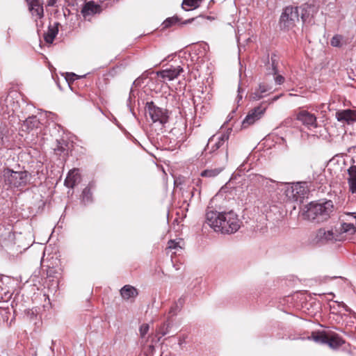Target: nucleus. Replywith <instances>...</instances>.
Returning <instances> with one entry per match:
<instances>
[{
    "label": "nucleus",
    "mask_w": 356,
    "mask_h": 356,
    "mask_svg": "<svg viewBox=\"0 0 356 356\" xmlns=\"http://www.w3.org/2000/svg\"><path fill=\"white\" fill-rule=\"evenodd\" d=\"M206 222L215 232L222 234H232L241 227V221L238 216L233 211L218 212L208 211L206 213Z\"/></svg>",
    "instance_id": "obj_1"
},
{
    "label": "nucleus",
    "mask_w": 356,
    "mask_h": 356,
    "mask_svg": "<svg viewBox=\"0 0 356 356\" xmlns=\"http://www.w3.org/2000/svg\"><path fill=\"white\" fill-rule=\"evenodd\" d=\"M334 205L332 200H324L322 202H312L307 206L306 217L317 222L328 220L334 212Z\"/></svg>",
    "instance_id": "obj_2"
},
{
    "label": "nucleus",
    "mask_w": 356,
    "mask_h": 356,
    "mask_svg": "<svg viewBox=\"0 0 356 356\" xmlns=\"http://www.w3.org/2000/svg\"><path fill=\"white\" fill-rule=\"evenodd\" d=\"M29 172L27 171H14L5 168L3 171V181L8 188H19L26 185Z\"/></svg>",
    "instance_id": "obj_3"
},
{
    "label": "nucleus",
    "mask_w": 356,
    "mask_h": 356,
    "mask_svg": "<svg viewBox=\"0 0 356 356\" xmlns=\"http://www.w3.org/2000/svg\"><path fill=\"white\" fill-rule=\"evenodd\" d=\"M299 22V13L298 7H286L280 19V26L283 30H290L296 26Z\"/></svg>",
    "instance_id": "obj_4"
},
{
    "label": "nucleus",
    "mask_w": 356,
    "mask_h": 356,
    "mask_svg": "<svg viewBox=\"0 0 356 356\" xmlns=\"http://www.w3.org/2000/svg\"><path fill=\"white\" fill-rule=\"evenodd\" d=\"M146 108L153 122H159L163 125L168 122L169 115L167 109L156 106L153 102H147Z\"/></svg>",
    "instance_id": "obj_5"
},
{
    "label": "nucleus",
    "mask_w": 356,
    "mask_h": 356,
    "mask_svg": "<svg viewBox=\"0 0 356 356\" xmlns=\"http://www.w3.org/2000/svg\"><path fill=\"white\" fill-rule=\"evenodd\" d=\"M296 119L308 129L318 127L316 116L307 110L300 109L296 112Z\"/></svg>",
    "instance_id": "obj_6"
},
{
    "label": "nucleus",
    "mask_w": 356,
    "mask_h": 356,
    "mask_svg": "<svg viewBox=\"0 0 356 356\" xmlns=\"http://www.w3.org/2000/svg\"><path fill=\"white\" fill-rule=\"evenodd\" d=\"M267 106L268 105L266 102H262L258 106L251 110L243 121V127H247L259 120L266 112Z\"/></svg>",
    "instance_id": "obj_7"
},
{
    "label": "nucleus",
    "mask_w": 356,
    "mask_h": 356,
    "mask_svg": "<svg viewBox=\"0 0 356 356\" xmlns=\"http://www.w3.org/2000/svg\"><path fill=\"white\" fill-rule=\"evenodd\" d=\"M28 9L35 20L44 17L43 1L42 0H26Z\"/></svg>",
    "instance_id": "obj_8"
},
{
    "label": "nucleus",
    "mask_w": 356,
    "mask_h": 356,
    "mask_svg": "<svg viewBox=\"0 0 356 356\" xmlns=\"http://www.w3.org/2000/svg\"><path fill=\"white\" fill-rule=\"evenodd\" d=\"M286 192L287 195H290L296 200H298L305 197L308 192V189L306 183H297L290 188H288Z\"/></svg>",
    "instance_id": "obj_9"
},
{
    "label": "nucleus",
    "mask_w": 356,
    "mask_h": 356,
    "mask_svg": "<svg viewBox=\"0 0 356 356\" xmlns=\"http://www.w3.org/2000/svg\"><path fill=\"white\" fill-rule=\"evenodd\" d=\"M316 243H332L337 241L336 235L332 231H326L325 229H319L317 230L315 236Z\"/></svg>",
    "instance_id": "obj_10"
},
{
    "label": "nucleus",
    "mask_w": 356,
    "mask_h": 356,
    "mask_svg": "<svg viewBox=\"0 0 356 356\" xmlns=\"http://www.w3.org/2000/svg\"><path fill=\"white\" fill-rule=\"evenodd\" d=\"M102 8L100 5L96 3L93 1L86 2L83 6L81 13L83 17L86 19L89 16L94 15L97 13H100Z\"/></svg>",
    "instance_id": "obj_11"
},
{
    "label": "nucleus",
    "mask_w": 356,
    "mask_h": 356,
    "mask_svg": "<svg viewBox=\"0 0 356 356\" xmlns=\"http://www.w3.org/2000/svg\"><path fill=\"white\" fill-rule=\"evenodd\" d=\"M182 72L183 68L181 67L180 66L171 67L168 69L157 72V75L163 79L172 81L177 78L179 76L180 73Z\"/></svg>",
    "instance_id": "obj_12"
},
{
    "label": "nucleus",
    "mask_w": 356,
    "mask_h": 356,
    "mask_svg": "<svg viewBox=\"0 0 356 356\" xmlns=\"http://www.w3.org/2000/svg\"><path fill=\"white\" fill-rule=\"evenodd\" d=\"M336 118L339 122H345L351 124L356 121V111L351 109H346L337 111Z\"/></svg>",
    "instance_id": "obj_13"
},
{
    "label": "nucleus",
    "mask_w": 356,
    "mask_h": 356,
    "mask_svg": "<svg viewBox=\"0 0 356 356\" xmlns=\"http://www.w3.org/2000/svg\"><path fill=\"white\" fill-rule=\"evenodd\" d=\"M81 177L79 173L78 168H74L67 174V176L65 180V185L68 187L73 188L76 184L81 182Z\"/></svg>",
    "instance_id": "obj_14"
},
{
    "label": "nucleus",
    "mask_w": 356,
    "mask_h": 356,
    "mask_svg": "<svg viewBox=\"0 0 356 356\" xmlns=\"http://www.w3.org/2000/svg\"><path fill=\"white\" fill-rule=\"evenodd\" d=\"M215 136L211 137L209 140V143L207 145L206 150H209V152H213L218 149H219L221 146H222L225 143L228 141L229 134H223L220 137L218 138L217 141L215 142L213 145L211 143L214 141Z\"/></svg>",
    "instance_id": "obj_15"
},
{
    "label": "nucleus",
    "mask_w": 356,
    "mask_h": 356,
    "mask_svg": "<svg viewBox=\"0 0 356 356\" xmlns=\"http://www.w3.org/2000/svg\"><path fill=\"white\" fill-rule=\"evenodd\" d=\"M348 175L349 191L353 194L356 193V165H353L348 169Z\"/></svg>",
    "instance_id": "obj_16"
},
{
    "label": "nucleus",
    "mask_w": 356,
    "mask_h": 356,
    "mask_svg": "<svg viewBox=\"0 0 356 356\" xmlns=\"http://www.w3.org/2000/svg\"><path fill=\"white\" fill-rule=\"evenodd\" d=\"M344 343L345 341L337 333H328L326 344H327L330 348L334 349L338 348L344 344Z\"/></svg>",
    "instance_id": "obj_17"
},
{
    "label": "nucleus",
    "mask_w": 356,
    "mask_h": 356,
    "mask_svg": "<svg viewBox=\"0 0 356 356\" xmlns=\"http://www.w3.org/2000/svg\"><path fill=\"white\" fill-rule=\"evenodd\" d=\"M59 23H56L54 26H49L46 33L44 35V41L47 43L52 44L56 36L58 33Z\"/></svg>",
    "instance_id": "obj_18"
},
{
    "label": "nucleus",
    "mask_w": 356,
    "mask_h": 356,
    "mask_svg": "<svg viewBox=\"0 0 356 356\" xmlns=\"http://www.w3.org/2000/svg\"><path fill=\"white\" fill-rule=\"evenodd\" d=\"M68 143L63 140L58 142L56 147L54 148V152L63 159H65L68 155Z\"/></svg>",
    "instance_id": "obj_19"
},
{
    "label": "nucleus",
    "mask_w": 356,
    "mask_h": 356,
    "mask_svg": "<svg viewBox=\"0 0 356 356\" xmlns=\"http://www.w3.org/2000/svg\"><path fill=\"white\" fill-rule=\"evenodd\" d=\"M120 294L124 299L129 300L136 297L138 293L135 287L131 285H125L120 289Z\"/></svg>",
    "instance_id": "obj_20"
},
{
    "label": "nucleus",
    "mask_w": 356,
    "mask_h": 356,
    "mask_svg": "<svg viewBox=\"0 0 356 356\" xmlns=\"http://www.w3.org/2000/svg\"><path fill=\"white\" fill-rule=\"evenodd\" d=\"M328 333L325 331L313 332L312 334L311 338L316 342L326 344L327 340Z\"/></svg>",
    "instance_id": "obj_21"
},
{
    "label": "nucleus",
    "mask_w": 356,
    "mask_h": 356,
    "mask_svg": "<svg viewBox=\"0 0 356 356\" xmlns=\"http://www.w3.org/2000/svg\"><path fill=\"white\" fill-rule=\"evenodd\" d=\"M204 0H183L182 8L186 10L197 8Z\"/></svg>",
    "instance_id": "obj_22"
},
{
    "label": "nucleus",
    "mask_w": 356,
    "mask_h": 356,
    "mask_svg": "<svg viewBox=\"0 0 356 356\" xmlns=\"http://www.w3.org/2000/svg\"><path fill=\"white\" fill-rule=\"evenodd\" d=\"M223 168H215L212 169H207L200 173L202 177L213 178L218 176L222 171Z\"/></svg>",
    "instance_id": "obj_23"
},
{
    "label": "nucleus",
    "mask_w": 356,
    "mask_h": 356,
    "mask_svg": "<svg viewBox=\"0 0 356 356\" xmlns=\"http://www.w3.org/2000/svg\"><path fill=\"white\" fill-rule=\"evenodd\" d=\"M341 232L354 234L356 232V227L353 223L343 222L341 225Z\"/></svg>",
    "instance_id": "obj_24"
},
{
    "label": "nucleus",
    "mask_w": 356,
    "mask_h": 356,
    "mask_svg": "<svg viewBox=\"0 0 356 356\" xmlns=\"http://www.w3.org/2000/svg\"><path fill=\"white\" fill-rule=\"evenodd\" d=\"M346 44V42H344L343 37L339 34L334 35L330 40V44L335 47H341Z\"/></svg>",
    "instance_id": "obj_25"
},
{
    "label": "nucleus",
    "mask_w": 356,
    "mask_h": 356,
    "mask_svg": "<svg viewBox=\"0 0 356 356\" xmlns=\"http://www.w3.org/2000/svg\"><path fill=\"white\" fill-rule=\"evenodd\" d=\"M82 201L85 204L90 203L92 201V193L90 187H86L82 192Z\"/></svg>",
    "instance_id": "obj_26"
},
{
    "label": "nucleus",
    "mask_w": 356,
    "mask_h": 356,
    "mask_svg": "<svg viewBox=\"0 0 356 356\" xmlns=\"http://www.w3.org/2000/svg\"><path fill=\"white\" fill-rule=\"evenodd\" d=\"M264 97V95L260 93L257 88L252 89L251 91L248 93L249 99L252 101H258Z\"/></svg>",
    "instance_id": "obj_27"
},
{
    "label": "nucleus",
    "mask_w": 356,
    "mask_h": 356,
    "mask_svg": "<svg viewBox=\"0 0 356 356\" xmlns=\"http://www.w3.org/2000/svg\"><path fill=\"white\" fill-rule=\"evenodd\" d=\"M178 249H182V246H168L165 248V253L168 255H170L172 261H173L174 259L173 255L176 254L177 250H178Z\"/></svg>",
    "instance_id": "obj_28"
},
{
    "label": "nucleus",
    "mask_w": 356,
    "mask_h": 356,
    "mask_svg": "<svg viewBox=\"0 0 356 356\" xmlns=\"http://www.w3.org/2000/svg\"><path fill=\"white\" fill-rule=\"evenodd\" d=\"M179 21V19L177 17H169L163 22V25L164 28H169L177 23Z\"/></svg>",
    "instance_id": "obj_29"
},
{
    "label": "nucleus",
    "mask_w": 356,
    "mask_h": 356,
    "mask_svg": "<svg viewBox=\"0 0 356 356\" xmlns=\"http://www.w3.org/2000/svg\"><path fill=\"white\" fill-rule=\"evenodd\" d=\"M149 329V326L147 323H144L140 327V334L141 337H145Z\"/></svg>",
    "instance_id": "obj_30"
},
{
    "label": "nucleus",
    "mask_w": 356,
    "mask_h": 356,
    "mask_svg": "<svg viewBox=\"0 0 356 356\" xmlns=\"http://www.w3.org/2000/svg\"><path fill=\"white\" fill-rule=\"evenodd\" d=\"M180 311V307H179L178 303H175L170 309L169 314L171 316H175L177 314L178 312Z\"/></svg>",
    "instance_id": "obj_31"
},
{
    "label": "nucleus",
    "mask_w": 356,
    "mask_h": 356,
    "mask_svg": "<svg viewBox=\"0 0 356 356\" xmlns=\"http://www.w3.org/2000/svg\"><path fill=\"white\" fill-rule=\"evenodd\" d=\"M79 78V76L73 72H67L65 76V79L67 81H74Z\"/></svg>",
    "instance_id": "obj_32"
},
{
    "label": "nucleus",
    "mask_w": 356,
    "mask_h": 356,
    "mask_svg": "<svg viewBox=\"0 0 356 356\" xmlns=\"http://www.w3.org/2000/svg\"><path fill=\"white\" fill-rule=\"evenodd\" d=\"M257 88L260 93H262L264 95L270 90V88L264 83L259 84Z\"/></svg>",
    "instance_id": "obj_33"
},
{
    "label": "nucleus",
    "mask_w": 356,
    "mask_h": 356,
    "mask_svg": "<svg viewBox=\"0 0 356 356\" xmlns=\"http://www.w3.org/2000/svg\"><path fill=\"white\" fill-rule=\"evenodd\" d=\"M36 312H37L36 309L35 310H33V309H28L26 311V314L30 320H33L34 317L36 316Z\"/></svg>",
    "instance_id": "obj_34"
},
{
    "label": "nucleus",
    "mask_w": 356,
    "mask_h": 356,
    "mask_svg": "<svg viewBox=\"0 0 356 356\" xmlns=\"http://www.w3.org/2000/svg\"><path fill=\"white\" fill-rule=\"evenodd\" d=\"M10 250L8 251V253L12 257H17L18 253L16 252L14 250L15 246H10Z\"/></svg>",
    "instance_id": "obj_35"
},
{
    "label": "nucleus",
    "mask_w": 356,
    "mask_h": 356,
    "mask_svg": "<svg viewBox=\"0 0 356 356\" xmlns=\"http://www.w3.org/2000/svg\"><path fill=\"white\" fill-rule=\"evenodd\" d=\"M275 82H276L277 84H280H280H282V83H284V78L282 76H281V75H277V76H276V77H275Z\"/></svg>",
    "instance_id": "obj_36"
},
{
    "label": "nucleus",
    "mask_w": 356,
    "mask_h": 356,
    "mask_svg": "<svg viewBox=\"0 0 356 356\" xmlns=\"http://www.w3.org/2000/svg\"><path fill=\"white\" fill-rule=\"evenodd\" d=\"M53 246H45L43 250V254L45 255V254H50V252L52 251Z\"/></svg>",
    "instance_id": "obj_37"
},
{
    "label": "nucleus",
    "mask_w": 356,
    "mask_h": 356,
    "mask_svg": "<svg viewBox=\"0 0 356 356\" xmlns=\"http://www.w3.org/2000/svg\"><path fill=\"white\" fill-rule=\"evenodd\" d=\"M57 0H47V6L52 7L56 3Z\"/></svg>",
    "instance_id": "obj_38"
},
{
    "label": "nucleus",
    "mask_w": 356,
    "mask_h": 356,
    "mask_svg": "<svg viewBox=\"0 0 356 356\" xmlns=\"http://www.w3.org/2000/svg\"><path fill=\"white\" fill-rule=\"evenodd\" d=\"M176 303H178L179 307H180V309H181L182 306L184 304V299L182 298H180Z\"/></svg>",
    "instance_id": "obj_39"
},
{
    "label": "nucleus",
    "mask_w": 356,
    "mask_h": 356,
    "mask_svg": "<svg viewBox=\"0 0 356 356\" xmlns=\"http://www.w3.org/2000/svg\"><path fill=\"white\" fill-rule=\"evenodd\" d=\"M3 136H4V134H3V131H0V148L1 147V146L3 145Z\"/></svg>",
    "instance_id": "obj_40"
},
{
    "label": "nucleus",
    "mask_w": 356,
    "mask_h": 356,
    "mask_svg": "<svg viewBox=\"0 0 356 356\" xmlns=\"http://www.w3.org/2000/svg\"><path fill=\"white\" fill-rule=\"evenodd\" d=\"M345 214L347 216H353L355 219H356V211L355 212H345Z\"/></svg>",
    "instance_id": "obj_41"
},
{
    "label": "nucleus",
    "mask_w": 356,
    "mask_h": 356,
    "mask_svg": "<svg viewBox=\"0 0 356 356\" xmlns=\"http://www.w3.org/2000/svg\"><path fill=\"white\" fill-rule=\"evenodd\" d=\"M197 19V17L189 19L188 20H186L184 22H183V24H186L188 23H191L192 22L196 20Z\"/></svg>",
    "instance_id": "obj_42"
},
{
    "label": "nucleus",
    "mask_w": 356,
    "mask_h": 356,
    "mask_svg": "<svg viewBox=\"0 0 356 356\" xmlns=\"http://www.w3.org/2000/svg\"><path fill=\"white\" fill-rule=\"evenodd\" d=\"M180 243H181V241H175L174 240H170L168 243L169 244L172 243V245H179Z\"/></svg>",
    "instance_id": "obj_43"
},
{
    "label": "nucleus",
    "mask_w": 356,
    "mask_h": 356,
    "mask_svg": "<svg viewBox=\"0 0 356 356\" xmlns=\"http://www.w3.org/2000/svg\"><path fill=\"white\" fill-rule=\"evenodd\" d=\"M202 182V180L200 179H197V182H196V185L198 186L199 184H200Z\"/></svg>",
    "instance_id": "obj_44"
},
{
    "label": "nucleus",
    "mask_w": 356,
    "mask_h": 356,
    "mask_svg": "<svg viewBox=\"0 0 356 356\" xmlns=\"http://www.w3.org/2000/svg\"><path fill=\"white\" fill-rule=\"evenodd\" d=\"M343 307H346V310L348 311L347 305L343 304Z\"/></svg>",
    "instance_id": "obj_45"
},
{
    "label": "nucleus",
    "mask_w": 356,
    "mask_h": 356,
    "mask_svg": "<svg viewBox=\"0 0 356 356\" xmlns=\"http://www.w3.org/2000/svg\"><path fill=\"white\" fill-rule=\"evenodd\" d=\"M272 65H274V63H272ZM273 68L275 69V66H273Z\"/></svg>",
    "instance_id": "obj_46"
}]
</instances>
